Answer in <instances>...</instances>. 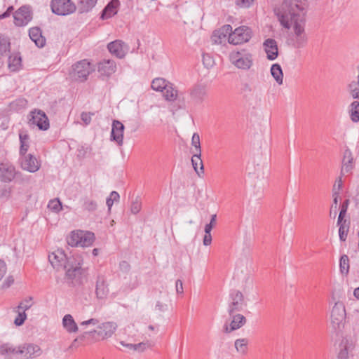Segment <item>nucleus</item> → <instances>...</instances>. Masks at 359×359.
Returning a JSON list of instances; mask_svg holds the SVG:
<instances>
[{
	"label": "nucleus",
	"mask_w": 359,
	"mask_h": 359,
	"mask_svg": "<svg viewBox=\"0 0 359 359\" xmlns=\"http://www.w3.org/2000/svg\"><path fill=\"white\" fill-rule=\"evenodd\" d=\"M307 9V0H283L280 6L274 8V13L284 28L289 29L293 25V46L296 48H303L307 44L308 38L304 29Z\"/></svg>",
	"instance_id": "1"
},
{
	"label": "nucleus",
	"mask_w": 359,
	"mask_h": 359,
	"mask_svg": "<svg viewBox=\"0 0 359 359\" xmlns=\"http://www.w3.org/2000/svg\"><path fill=\"white\" fill-rule=\"evenodd\" d=\"M83 260L81 255H73L70 256L69 264L65 266L64 281L72 287H80L84 285L88 279L87 268H83Z\"/></svg>",
	"instance_id": "2"
},
{
	"label": "nucleus",
	"mask_w": 359,
	"mask_h": 359,
	"mask_svg": "<svg viewBox=\"0 0 359 359\" xmlns=\"http://www.w3.org/2000/svg\"><path fill=\"white\" fill-rule=\"evenodd\" d=\"M94 241L95 235L93 233L81 230L72 231L67 238L68 245L72 247H88L93 243Z\"/></svg>",
	"instance_id": "3"
},
{
	"label": "nucleus",
	"mask_w": 359,
	"mask_h": 359,
	"mask_svg": "<svg viewBox=\"0 0 359 359\" xmlns=\"http://www.w3.org/2000/svg\"><path fill=\"white\" fill-rule=\"evenodd\" d=\"M90 62L87 60H81L72 66L69 76L72 80L78 82L86 81L92 72Z\"/></svg>",
	"instance_id": "4"
},
{
	"label": "nucleus",
	"mask_w": 359,
	"mask_h": 359,
	"mask_svg": "<svg viewBox=\"0 0 359 359\" xmlns=\"http://www.w3.org/2000/svg\"><path fill=\"white\" fill-rule=\"evenodd\" d=\"M51 11L57 15H68L76 11V6L72 0H51Z\"/></svg>",
	"instance_id": "5"
},
{
	"label": "nucleus",
	"mask_w": 359,
	"mask_h": 359,
	"mask_svg": "<svg viewBox=\"0 0 359 359\" xmlns=\"http://www.w3.org/2000/svg\"><path fill=\"white\" fill-rule=\"evenodd\" d=\"M345 306L341 302H336L331 311V324L335 331H341L344 327Z\"/></svg>",
	"instance_id": "6"
},
{
	"label": "nucleus",
	"mask_w": 359,
	"mask_h": 359,
	"mask_svg": "<svg viewBox=\"0 0 359 359\" xmlns=\"http://www.w3.org/2000/svg\"><path fill=\"white\" fill-rule=\"evenodd\" d=\"M252 36V29L247 26H241L229 34L228 41L234 45L248 42Z\"/></svg>",
	"instance_id": "7"
},
{
	"label": "nucleus",
	"mask_w": 359,
	"mask_h": 359,
	"mask_svg": "<svg viewBox=\"0 0 359 359\" xmlns=\"http://www.w3.org/2000/svg\"><path fill=\"white\" fill-rule=\"evenodd\" d=\"M48 260L54 269L60 271L69 264L70 257H67L62 249H57L48 255Z\"/></svg>",
	"instance_id": "8"
},
{
	"label": "nucleus",
	"mask_w": 359,
	"mask_h": 359,
	"mask_svg": "<svg viewBox=\"0 0 359 359\" xmlns=\"http://www.w3.org/2000/svg\"><path fill=\"white\" fill-rule=\"evenodd\" d=\"M231 62L238 68L248 69L252 65V55L241 52L233 53L230 55Z\"/></svg>",
	"instance_id": "9"
},
{
	"label": "nucleus",
	"mask_w": 359,
	"mask_h": 359,
	"mask_svg": "<svg viewBox=\"0 0 359 359\" xmlns=\"http://www.w3.org/2000/svg\"><path fill=\"white\" fill-rule=\"evenodd\" d=\"M188 93L189 103L193 105L202 104L207 97L206 87L201 84L194 85L189 90Z\"/></svg>",
	"instance_id": "10"
},
{
	"label": "nucleus",
	"mask_w": 359,
	"mask_h": 359,
	"mask_svg": "<svg viewBox=\"0 0 359 359\" xmlns=\"http://www.w3.org/2000/svg\"><path fill=\"white\" fill-rule=\"evenodd\" d=\"M14 23L18 27H22L28 24L32 19V11L29 6L20 7L14 13Z\"/></svg>",
	"instance_id": "11"
},
{
	"label": "nucleus",
	"mask_w": 359,
	"mask_h": 359,
	"mask_svg": "<svg viewBox=\"0 0 359 359\" xmlns=\"http://www.w3.org/2000/svg\"><path fill=\"white\" fill-rule=\"evenodd\" d=\"M229 299L230 302L228 306L229 315H232L242 310L244 296L241 291L236 290H231L229 294Z\"/></svg>",
	"instance_id": "12"
},
{
	"label": "nucleus",
	"mask_w": 359,
	"mask_h": 359,
	"mask_svg": "<svg viewBox=\"0 0 359 359\" xmlns=\"http://www.w3.org/2000/svg\"><path fill=\"white\" fill-rule=\"evenodd\" d=\"M22 169L29 172H35L41 168V162L32 154H28L20 156Z\"/></svg>",
	"instance_id": "13"
},
{
	"label": "nucleus",
	"mask_w": 359,
	"mask_h": 359,
	"mask_svg": "<svg viewBox=\"0 0 359 359\" xmlns=\"http://www.w3.org/2000/svg\"><path fill=\"white\" fill-rule=\"evenodd\" d=\"M30 116L31 118H29V123L31 126H36L41 130L48 129L49 121L43 111L41 110L32 111Z\"/></svg>",
	"instance_id": "14"
},
{
	"label": "nucleus",
	"mask_w": 359,
	"mask_h": 359,
	"mask_svg": "<svg viewBox=\"0 0 359 359\" xmlns=\"http://www.w3.org/2000/svg\"><path fill=\"white\" fill-rule=\"evenodd\" d=\"M19 172L15 166L10 162L0 163V180L8 183L13 180Z\"/></svg>",
	"instance_id": "15"
},
{
	"label": "nucleus",
	"mask_w": 359,
	"mask_h": 359,
	"mask_svg": "<svg viewBox=\"0 0 359 359\" xmlns=\"http://www.w3.org/2000/svg\"><path fill=\"white\" fill-rule=\"evenodd\" d=\"M109 53L119 59L123 58L128 51V46L121 40H115L107 45Z\"/></svg>",
	"instance_id": "16"
},
{
	"label": "nucleus",
	"mask_w": 359,
	"mask_h": 359,
	"mask_svg": "<svg viewBox=\"0 0 359 359\" xmlns=\"http://www.w3.org/2000/svg\"><path fill=\"white\" fill-rule=\"evenodd\" d=\"M124 129V125L121 121H113L110 139L116 142L118 146L123 145Z\"/></svg>",
	"instance_id": "17"
},
{
	"label": "nucleus",
	"mask_w": 359,
	"mask_h": 359,
	"mask_svg": "<svg viewBox=\"0 0 359 359\" xmlns=\"http://www.w3.org/2000/svg\"><path fill=\"white\" fill-rule=\"evenodd\" d=\"M116 70V62L111 59H104L97 64V71L101 76L109 77Z\"/></svg>",
	"instance_id": "18"
},
{
	"label": "nucleus",
	"mask_w": 359,
	"mask_h": 359,
	"mask_svg": "<svg viewBox=\"0 0 359 359\" xmlns=\"http://www.w3.org/2000/svg\"><path fill=\"white\" fill-rule=\"evenodd\" d=\"M232 318L229 325L226 323L224 325V332L230 333L232 331L238 330L243 327L246 323V318L242 314H232L229 315Z\"/></svg>",
	"instance_id": "19"
},
{
	"label": "nucleus",
	"mask_w": 359,
	"mask_h": 359,
	"mask_svg": "<svg viewBox=\"0 0 359 359\" xmlns=\"http://www.w3.org/2000/svg\"><path fill=\"white\" fill-rule=\"evenodd\" d=\"M109 290L106 278L102 275H98L95 283V295L98 299H104L109 294Z\"/></svg>",
	"instance_id": "20"
},
{
	"label": "nucleus",
	"mask_w": 359,
	"mask_h": 359,
	"mask_svg": "<svg viewBox=\"0 0 359 359\" xmlns=\"http://www.w3.org/2000/svg\"><path fill=\"white\" fill-rule=\"evenodd\" d=\"M263 48L269 60H274L278 57V47L275 39L271 38L266 39L263 43Z\"/></svg>",
	"instance_id": "21"
},
{
	"label": "nucleus",
	"mask_w": 359,
	"mask_h": 359,
	"mask_svg": "<svg viewBox=\"0 0 359 359\" xmlns=\"http://www.w3.org/2000/svg\"><path fill=\"white\" fill-rule=\"evenodd\" d=\"M116 328L117 325L116 323L106 322L101 324L98 327V330L97 331L95 330V332H96L102 339H104L111 337L115 332Z\"/></svg>",
	"instance_id": "22"
},
{
	"label": "nucleus",
	"mask_w": 359,
	"mask_h": 359,
	"mask_svg": "<svg viewBox=\"0 0 359 359\" xmlns=\"http://www.w3.org/2000/svg\"><path fill=\"white\" fill-rule=\"evenodd\" d=\"M354 167L355 162L352 152L349 149L347 148L344 150V152L341 175H344L345 173H351V171Z\"/></svg>",
	"instance_id": "23"
},
{
	"label": "nucleus",
	"mask_w": 359,
	"mask_h": 359,
	"mask_svg": "<svg viewBox=\"0 0 359 359\" xmlns=\"http://www.w3.org/2000/svg\"><path fill=\"white\" fill-rule=\"evenodd\" d=\"M20 349L22 351L20 354H22L23 351H26L24 355V359L36 358L39 356L42 353L41 348L38 345L33 344H24L20 345Z\"/></svg>",
	"instance_id": "24"
},
{
	"label": "nucleus",
	"mask_w": 359,
	"mask_h": 359,
	"mask_svg": "<svg viewBox=\"0 0 359 359\" xmlns=\"http://www.w3.org/2000/svg\"><path fill=\"white\" fill-rule=\"evenodd\" d=\"M29 36L36 46L42 48L46 44V38L42 35L41 29L39 27H34L29 29Z\"/></svg>",
	"instance_id": "25"
},
{
	"label": "nucleus",
	"mask_w": 359,
	"mask_h": 359,
	"mask_svg": "<svg viewBox=\"0 0 359 359\" xmlns=\"http://www.w3.org/2000/svg\"><path fill=\"white\" fill-rule=\"evenodd\" d=\"M119 4V0H111L102 10L100 18L102 20H105L116 15L118 12L117 8Z\"/></svg>",
	"instance_id": "26"
},
{
	"label": "nucleus",
	"mask_w": 359,
	"mask_h": 359,
	"mask_svg": "<svg viewBox=\"0 0 359 359\" xmlns=\"http://www.w3.org/2000/svg\"><path fill=\"white\" fill-rule=\"evenodd\" d=\"M19 139L20 144L19 154L20 156H25L27 154V152L29 148V136L26 131L20 130L19 132Z\"/></svg>",
	"instance_id": "27"
},
{
	"label": "nucleus",
	"mask_w": 359,
	"mask_h": 359,
	"mask_svg": "<svg viewBox=\"0 0 359 359\" xmlns=\"http://www.w3.org/2000/svg\"><path fill=\"white\" fill-rule=\"evenodd\" d=\"M97 0H78L77 6L79 13H88L95 6Z\"/></svg>",
	"instance_id": "28"
},
{
	"label": "nucleus",
	"mask_w": 359,
	"mask_h": 359,
	"mask_svg": "<svg viewBox=\"0 0 359 359\" xmlns=\"http://www.w3.org/2000/svg\"><path fill=\"white\" fill-rule=\"evenodd\" d=\"M201 153H194L191 158V163L194 170L199 177L204 173V167L201 160Z\"/></svg>",
	"instance_id": "29"
},
{
	"label": "nucleus",
	"mask_w": 359,
	"mask_h": 359,
	"mask_svg": "<svg viewBox=\"0 0 359 359\" xmlns=\"http://www.w3.org/2000/svg\"><path fill=\"white\" fill-rule=\"evenodd\" d=\"M8 68L11 72H18L22 68V58L20 53L8 57Z\"/></svg>",
	"instance_id": "30"
},
{
	"label": "nucleus",
	"mask_w": 359,
	"mask_h": 359,
	"mask_svg": "<svg viewBox=\"0 0 359 359\" xmlns=\"http://www.w3.org/2000/svg\"><path fill=\"white\" fill-rule=\"evenodd\" d=\"M62 324L68 332H76L78 330V326L70 314H67L64 316Z\"/></svg>",
	"instance_id": "31"
},
{
	"label": "nucleus",
	"mask_w": 359,
	"mask_h": 359,
	"mask_svg": "<svg viewBox=\"0 0 359 359\" xmlns=\"http://www.w3.org/2000/svg\"><path fill=\"white\" fill-rule=\"evenodd\" d=\"M22 351L20 349V346L15 347L9 343H5L0 345V355H6L9 353L20 354Z\"/></svg>",
	"instance_id": "32"
},
{
	"label": "nucleus",
	"mask_w": 359,
	"mask_h": 359,
	"mask_svg": "<svg viewBox=\"0 0 359 359\" xmlns=\"http://www.w3.org/2000/svg\"><path fill=\"white\" fill-rule=\"evenodd\" d=\"M271 74L276 81L279 84H283V73L280 65L278 63L273 64L271 67Z\"/></svg>",
	"instance_id": "33"
},
{
	"label": "nucleus",
	"mask_w": 359,
	"mask_h": 359,
	"mask_svg": "<svg viewBox=\"0 0 359 359\" xmlns=\"http://www.w3.org/2000/svg\"><path fill=\"white\" fill-rule=\"evenodd\" d=\"M162 92L168 101H175L177 97V90L173 88L171 83H168Z\"/></svg>",
	"instance_id": "34"
},
{
	"label": "nucleus",
	"mask_w": 359,
	"mask_h": 359,
	"mask_svg": "<svg viewBox=\"0 0 359 359\" xmlns=\"http://www.w3.org/2000/svg\"><path fill=\"white\" fill-rule=\"evenodd\" d=\"M11 50L9 38L5 34H0V55H4Z\"/></svg>",
	"instance_id": "35"
},
{
	"label": "nucleus",
	"mask_w": 359,
	"mask_h": 359,
	"mask_svg": "<svg viewBox=\"0 0 359 359\" xmlns=\"http://www.w3.org/2000/svg\"><path fill=\"white\" fill-rule=\"evenodd\" d=\"M248 339L246 338L238 339L235 341L234 346L236 351L241 355H246L248 353Z\"/></svg>",
	"instance_id": "36"
},
{
	"label": "nucleus",
	"mask_w": 359,
	"mask_h": 359,
	"mask_svg": "<svg viewBox=\"0 0 359 359\" xmlns=\"http://www.w3.org/2000/svg\"><path fill=\"white\" fill-rule=\"evenodd\" d=\"M350 117L353 122L359 121V102L353 101L350 105Z\"/></svg>",
	"instance_id": "37"
},
{
	"label": "nucleus",
	"mask_w": 359,
	"mask_h": 359,
	"mask_svg": "<svg viewBox=\"0 0 359 359\" xmlns=\"http://www.w3.org/2000/svg\"><path fill=\"white\" fill-rule=\"evenodd\" d=\"M28 101L24 97H19L10 104L12 109L19 111L25 109L27 106Z\"/></svg>",
	"instance_id": "38"
},
{
	"label": "nucleus",
	"mask_w": 359,
	"mask_h": 359,
	"mask_svg": "<svg viewBox=\"0 0 359 359\" xmlns=\"http://www.w3.org/2000/svg\"><path fill=\"white\" fill-rule=\"evenodd\" d=\"M349 258L346 255L341 256L339 259V269L341 274L347 275L349 272Z\"/></svg>",
	"instance_id": "39"
},
{
	"label": "nucleus",
	"mask_w": 359,
	"mask_h": 359,
	"mask_svg": "<svg viewBox=\"0 0 359 359\" xmlns=\"http://www.w3.org/2000/svg\"><path fill=\"white\" fill-rule=\"evenodd\" d=\"M168 83L162 78H156L152 81L151 88L156 91H163Z\"/></svg>",
	"instance_id": "40"
},
{
	"label": "nucleus",
	"mask_w": 359,
	"mask_h": 359,
	"mask_svg": "<svg viewBox=\"0 0 359 359\" xmlns=\"http://www.w3.org/2000/svg\"><path fill=\"white\" fill-rule=\"evenodd\" d=\"M83 210L88 212H94L97 208V203L95 201L85 198L83 203Z\"/></svg>",
	"instance_id": "41"
},
{
	"label": "nucleus",
	"mask_w": 359,
	"mask_h": 359,
	"mask_svg": "<svg viewBox=\"0 0 359 359\" xmlns=\"http://www.w3.org/2000/svg\"><path fill=\"white\" fill-rule=\"evenodd\" d=\"M48 208L55 212H59L62 210V203L59 198H54L48 202Z\"/></svg>",
	"instance_id": "42"
},
{
	"label": "nucleus",
	"mask_w": 359,
	"mask_h": 359,
	"mask_svg": "<svg viewBox=\"0 0 359 359\" xmlns=\"http://www.w3.org/2000/svg\"><path fill=\"white\" fill-rule=\"evenodd\" d=\"M348 204H349V200L348 199H346L343 202V203L341 204V205L340 207V212H339V217H338L337 224H340L343 221H344V217L346 215V213L347 212Z\"/></svg>",
	"instance_id": "43"
},
{
	"label": "nucleus",
	"mask_w": 359,
	"mask_h": 359,
	"mask_svg": "<svg viewBox=\"0 0 359 359\" xmlns=\"http://www.w3.org/2000/svg\"><path fill=\"white\" fill-rule=\"evenodd\" d=\"M346 220L343 221L340 224H337L339 226V236L341 241H345L347 238V233L348 231V226H346Z\"/></svg>",
	"instance_id": "44"
},
{
	"label": "nucleus",
	"mask_w": 359,
	"mask_h": 359,
	"mask_svg": "<svg viewBox=\"0 0 359 359\" xmlns=\"http://www.w3.org/2000/svg\"><path fill=\"white\" fill-rule=\"evenodd\" d=\"M349 89L351 91V95L354 99L359 98V81L357 82L353 81L349 86Z\"/></svg>",
	"instance_id": "45"
},
{
	"label": "nucleus",
	"mask_w": 359,
	"mask_h": 359,
	"mask_svg": "<svg viewBox=\"0 0 359 359\" xmlns=\"http://www.w3.org/2000/svg\"><path fill=\"white\" fill-rule=\"evenodd\" d=\"M119 198H120V196H119V194L118 192L113 191L110 193V195L107 198V201H106V203H107V205L109 210H110L111 208L114 201H118Z\"/></svg>",
	"instance_id": "46"
},
{
	"label": "nucleus",
	"mask_w": 359,
	"mask_h": 359,
	"mask_svg": "<svg viewBox=\"0 0 359 359\" xmlns=\"http://www.w3.org/2000/svg\"><path fill=\"white\" fill-rule=\"evenodd\" d=\"M142 203L140 199L137 197L134 201H132L130 205V211L133 214L136 215L141 210Z\"/></svg>",
	"instance_id": "47"
},
{
	"label": "nucleus",
	"mask_w": 359,
	"mask_h": 359,
	"mask_svg": "<svg viewBox=\"0 0 359 359\" xmlns=\"http://www.w3.org/2000/svg\"><path fill=\"white\" fill-rule=\"evenodd\" d=\"M192 145L195 148L194 153H201V147L200 143V136L198 133H194L191 139Z\"/></svg>",
	"instance_id": "48"
},
{
	"label": "nucleus",
	"mask_w": 359,
	"mask_h": 359,
	"mask_svg": "<svg viewBox=\"0 0 359 359\" xmlns=\"http://www.w3.org/2000/svg\"><path fill=\"white\" fill-rule=\"evenodd\" d=\"M225 37L226 34L223 32L216 30L212 34V40L216 43H222V39Z\"/></svg>",
	"instance_id": "49"
},
{
	"label": "nucleus",
	"mask_w": 359,
	"mask_h": 359,
	"mask_svg": "<svg viewBox=\"0 0 359 359\" xmlns=\"http://www.w3.org/2000/svg\"><path fill=\"white\" fill-rule=\"evenodd\" d=\"M32 297H29L28 299H24L23 301H22L19 306H18V309H21L22 310V311H25L28 310L32 305Z\"/></svg>",
	"instance_id": "50"
},
{
	"label": "nucleus",
	"mask_w": 359,
	"mask_h": 359,
	"mask_svg": "<svg viewBox=\"0 0 359 359\" xmlns=\"http://www.w3.org/2000/svg\"><path fill=\"white\" fill-rule=\"evenodd\" d=\"M27 318V315L25 311H19L18 315L15 319L14 323L18 325H22Z\"/></svg>",
	"instance_id": "51"
},
{
	"label": "nucleus",
	"mask_w": 359,
	"mask_h": 359,
	"mask_svg": "<svg viewBox=\"0 0 359 359\" xmlns=\"http://www.w3.org/2000/svg\"><path fill=\"white\" fill-rule=\"evenodd\" d=\"M94 113L90 112H82L81 114V118L85 125H88L91 122V117L93 116Z\"/></svg>",
	"instance_id": "52"
},
{
	"label": "nucleus",
	"mask_w": 359,
	"mask_h": 359,
	"mask_svg": "<svg viewBox=\"0 0 359 359\" xmlns=\"http://www.w3.org/2000/svg\"><path fill=\"white\" fill-rule=\"evenodd\" d=\"M332 196H333V203L332 205L331 209H334V210L336 211L338 208V202H339V191H334Z\"/></svg>",
	"instance_id": "53"
},
{
	"label": "nucleus",
	"mask_w": 359,
	"mask_h": 359,
	"mask_svg": "<svg viewBox=\"0 0 359 359\" xmlns=\"http://www.w3.org/2000/svg\"><path fill=\"white\" fill-rule=\"evenodd\" d=\"M120 270L124 273H128L130 270V265L127 261H121L119 264Z\"/></svg>",
	"instance_id": "54"
},
{
	"label": "nucleus",
	"mask_w": 359,
	"mask_h": 359,
	"mask_svg": "<svg viewBox=\"0 0 359 359\" xmlns=\"http://www.w3.org/2000/svg\"><path fill=\"white\" fill-rule=\"evenodd\" d=\"M14 283V278L12 276H8L2 284V288L6 289L11 286Z\"/></svg>",
	"instance_id": "55"
},
{
	"label": "nucleus",
	"mask_w": 359,
	"mask_h": 359,
	"mask_svg": "<svg viewBox=\"0 0 359 359\" xmlns=\"http://www.w3.org/2000/svg\"><path fill=\"white\" fill-rule=\"evenodd\" d=\"M253 1L254 0H236V5L241 7L248 8Z\"/></svg>",
	"instance_id": "56"
},
{
	"label": "nucleus",
	"mask_w": 359,
	"mask_h": 359,
	"mask_svg": "<svg viewBox=\"0 0 359 359\" xmlns=\"http://www.w3.org/2000/svg\"><path fill=\"white\" fill-rule=\"evenodd\" d=\"M339 359H347L348 358V349L346 346H344L342 348H341L339 355Z\"/></svg>",
	"instance_id": "57"
},
{
	"label": "nucleus",
	"mask_w": 359,
	"mask_h": 359,
	"mask_svg": "<svg viewBox=\"0 0 359 359\" xmlns=\"http://www.w3.org/2000/svg\"><path fill=\"white\" fill-rule=\"evenodd\" d=\"M6 270L7 267L5 262L2 259H0V280L6 273Z\"/></svg>",
	"instance_id": "58"
},
{
	"label": "nucleus",
	"mask_w": 359,
	"mask_h": 359,
	"mask_svg": "<svg viewBox=\"0 0 359 359\" xmlns=\"http://www.w3.org/2000/svg\"><path fill=\"white\" fill-rule=\"evenodd\" d=\"M127 346L133 348L134 350L143 351L145 348L146 344L144 343H139L137 344H128Z\"/></svg>",
	"instance_id": "59"
},
{
	"label": "nucleus",
	"mask_w": 359,
	"mask_h": 359,
	"mask_svg": "<svg viewBox=\"0 0 359 359\" xmlns=\"http://www.w3.org/2000/svg\"><path fill=\"white\" fill-rule=\"evenodd\" d=\"M13 10H14V8H13V6H11L8 7L6 11L4 13H3L1 15H0V20L1 19H4V18H8V16H10V15L13 11Z\"/></svg>",
	"instance_id": "60"
},
{
	"label": "nucleus",
	"mask_w": 359,
	"mask_h": 359,
	"mask_svg": "<svg viewBox=\"0 0 359 359\" xmlns=\"http://www.w3.org/2000/svg\"><path fill=\"white\" fill-rule=\"evenodd\" d=\"M175 287L177 294H183V283L181 280H176Z\"/></svg>",
	"instance_id": "61"
},
{
	"label": "nucleus",
	"mask_w": 359,
	"mask_h": 359,
	"mask_svg": "<svg viewBox=\"0 0 359 359\" xmlns=\"http://www.w3.org/2000/svg\"><path fill=\"white\" fill-rule=\"evenodd\" d=\"M212 243V236L211 233H205L203 238V245L205 246L210 245Z\"/></svg>",
	"instance_id": "62"
},
{
	"label": "nucleus",
	"mask_w": 359,
	"mask_h": 359,
	"mask_svg": "<svg viewBox=\"0 0 359 359\" xmlns=\"http://www.w3.org/2000/svg\"><path fill=\"white\" fill-rule=\"evenodd\" d=\"M99 323L98 320L97 319H95V318H90L88 320H86V321H83L81 323V325H97V323Z\"/></svg>",
	"instance_id": "63"
},
{
	"label": "nucleus",
	"mask_w": 359,
	"mask_h": 359,
	"mask_svg": "<svg viewBox=\"0 0 359 359\" xmlns=\"http://www.w3.org/2000/svg\"><path fill=\"white\" fill-rule=\"evenodd\" d=\"M203 62L205 65L206 66H210L211 65V58L208 55H203Z\"/></svg>",
	"instance_id": "64"
}]
</instances>
